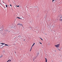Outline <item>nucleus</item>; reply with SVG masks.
Returning a JSON list of instances; mask_svg holds the SVG:
<instances>
[{
  "instance_id": "f257e3e1",
  "label": "nucleus",
  "mask_w": 62,
  "mask_h": 62,
  "mask_svg": "<svg viewBox=\"0 0 62 62\" xmlns=\"http://www.w3.org/2000/svg\"><path fill=\"white\" fill-rule=\"evenodd\" d=\"M60 45V44H59L56 45H55V46L57 48H58L59 47V45Z\"/></svg>"
},
{
  "instance_id": "f03ea898",
  "label": "nucleus",
  "mask_w": 62,
  "mask_h": 62,
  "mask_svg": "<svg viewBox=\"0 0 62 62\" xmlns=\"http://www.w3.org/2000/svg\"><path fill=\"white\" fill-rule=\"evenodd\" d=\"M1 29V31H2L3 30V29H4V27H3V25H2L1 28H0Z\"/></svg>"
},
{
  "instance_id": "7ed1b4c3",
  "label": "nucleus",
  "mask_w": 62,
  "mask_h": 62,
  "mask_svg": "<svg viewBox=\"0 0 62 62\" xmlns=\"http://www.w3.org/2000/svg\"><path fill=\"white\" fill-rule=\"evenodd\" d=\"M17 25H19V27H20V26H21V25H22V26H23V25H22V24H18Z\"/></svg>"
},
{
  "instance_id": "20e7f679",
  "label": "nucleus",
  "mask_w": 62,
  "mask_h": 62,
  "mask_svg": "<svg viewBox=\"0 0 62 62\" xmlns=\"http://www.w3.org/2000/svg\"><path fill=\"white\" fill-rule=\"evenodd\" d=\"M3 45H1L0 46V47L1 48V49L2 48H3V46H2Z\"/></svg>"
},
{
  "instance_id": "39448f33",
  "label": "nucleus",
  "mask_w": 62,
  "mask_h": 62,
  "mask_svg": "<svg viewBox=\"0 0 62 62\" xmlns=\"http://www.w3.org/2000/svg\"><path fill=\"white\" fill-rule=\"evenodd\" d=\"M35 43H33V45H32V47L33 46H34V45H35Z\"/></svg>"
},
{
  "instance_id": "423d86ee",
  "label": "nucleus",
  "mask_w": 62,
  "mask_h": 62,
  "mask_svg": "<svg viewBox=\"0 0 62 62\" xmlns=\"http://www.w3.org/2000/svg\"><path fill=\"white\" fill-rule=\"evenodd\" d=\"M46 59V62H47V59L46 58H45Z\"/></svg>"
},
{
  "instance_id": "0eeeda50",
  "label": "nucleus",
  "mask_w": 62,
  "mask_h": 62,
  "mask_svg": "<svg viewBox=\"0 0 62 62\" xmlns=\"http://www.w3.org/2000/svg\"><path fill=\"white\" fill-rule=\"evenodd\" d=\"M16 18H18V19H22V18H20L19 17H17Z\"/></svg>"
},
{
  "instance_id": "6e6552de",
  "label": "nucleus",
  "mask_w": 62,
  "mask_h": 62,
  "mask_svg": "<svg viewBox=\"0 0 62 62\" xmlns=\"http://www.w3.org/2000/svg\"><path fill=\"white\" fill-rule=\"evenodd\" d=\"M8 61L9 62H10V61H11V60H9Z\"/></svg>"
},
{
  "instance_id": "1a4fd4ad",
  "label": "nucleus",
  "mask_w": 62,
  "mask_h": 62,
  "mask_svg": "<svg viewBox=\"0 0 62 62\" xmlns=\"http://www.w3.org/2000/svg\"><path fill=\"white\" fill-rule=\"evenodd\" d=\"M18 37H19V38H21V36H18Z\"/></svg>"
},
{
  "instance_id": "9d476101",
  "label": "nucleus",
  "mask_w": 62,
  "mask_h": 62,
  "mask_svg": "<svg viewBox=\"0 0 62 62\" xmlns=\"http://www.w3.org/2000/svg\"><path fill=\"white\" fill-rule=\"evenodd\" d=\"M19 5H18V6H17V5H16V6L17 7H19Z\"/></svg>"
},
{
  "instance_id": "9b49d317",
  "label": "nucleus",
  "mask_w": 62,
  "mask_h": 62,
  "mask_svg": "<svg viewBox=\"0 0 62 62\" xmlns=\"http://www.w3.org/2000/svg\"><path fill=\"white\" fill-rule=\"evenodd\" d=\"M5 45H6V46H8V45H7V44H5Z\"/></svg>"
},
{
  "instance_id": "f8f14e48",
  "label": "nucleus",
  "mask_w": 62,
  "mask_h": 62,
  "mask_svg": "<svg viewBox=\"0 0 62 62\" xmlns=\"http://www.w3.org/2000/svg\"><path fill=\"white\" fill-rule=\"evenodd\" d=\"M6 8H7L8 7V5H6Z\"/></svg>"
},
{
  "instance_id": "ddd939ff",
  "label": "nucleus",
  "mask_w": 62,
  "mask_h": 62,
  "mask_svg": "<svg viewBox=\"0 0 62 62\" xmlns=\"http://www.w3.org/2000/svg\"><path fill=\"white\" fill-rule=\"evenodd\" d=\"M57 49H58V50H59V51H60V49H59V48H57Z\"/></svg>"
},
{
  "instance_id": "4468645a",
  "label": "nucleus",
  "mask_w": 62,
  "mask_h": 62,
  "mask_svg": "<svg viewBox=\"0 0 62 62\" xmlns=\"http://www.w3.org/2000/svg\"><path fill=\"white\" fill-rule=\"evenodd\" d=\"M40 38L41 39V40H43V39H41V38Z\"/></svg>"
},
{
  "instance_id": "2eb2a0df",
  "label": "nucleus",
  "mask_w": 62,
  "mask_h": 62,
  "mask_svg": "<svg viewBox=\"0 0 62 62\" xmlns=\"http://www.w3.org/2000/svg\"><path fill=\"white\" fill-rule=\"evenodd\" d=\"M1 44H5V43H1Z\"/></svg>"
},
{
  "instance_id": "dca6fc26",
  "label": "nucleus",
  "mask_w": 62,
  "mask_h": 62,
  "mask_svg": "<svg viewBox=\"0 0 62 62\" xmlns=\"http://www.w3.org/2000/svg\"><path fill=\"white\" fill-rule=\"evenodd\" d=\"M3 57V55H2L1 56H0V57Z\"/></svg>"
},
{
  "instance_id": "f3484780",
  "label": "nucleus",
  "mask_w": 62,
  "mask_h": 62,
  "mask_svg": "<svg viewBox=\"0 0 62 62\" xmlns=\"http://www.w3.org/2000/svg\"><path fill=\"white\" fill-rule=\"evenodd\" d=\"M10 6H11V7H12V6L11 5V4H10Z\"/></svg>"
},
{
  "instance_id": "a211bd4d",
  "label": "nucleus",
  "mask_w": 62,
  "mask_h": 62,
  "mask_svg": "<svg viewBox=\"0 0 62 62\" xmlns=\"http://www.w3.org/2000/svg\"><path fill=\"white\" fill-rule=\"evenodd\" d=\"M31 50H32V49H31V48L30 50V51H31Z\"/></svg>"
},
{
  "instance_id": "6ab92c4d",
  "label": "nucleus",
  "mask_w": 62,
  "mask_h": 62,
  "mask_svg": "<svg viewBox=\"0 0 62 62\" xmlns=\"http://www.w3.org/2000/svg\"><path fill=\"white\" fill-rule=\"evenodd\" d=\"M39 43H40V44H42V43H40V42Z\"/></svg>"
},
{
  "instance_id": "aec40b11",
  "label": "nucleus",
  "mask_w": 62,
  "mask_h": 62,
  "mask_svg": "<svg viewBox=\"0 0 62 62\" xmlns=\"http://www.w3.org/2000/svg\"><path fill=\"white\" fill-rule=\"evenodd\" d=\"M54 0H53L52 2H54Z\"/></svg>"
},
{
  "instance_id": "412c9836",
  "label": "nucleus",
  "mask_w": 62,
  "mask_h": 62,
  "mask_svg": "<svg viewBox=\"0 0 62 62\" xmlns=\"http://www.w3.org/2000/svg\"><path fill=\"white\" fill-rule=\"evenodd\" d=\"M3 53H5V51H3Z\"/></svg>"
},
{
  "instance_id": "4be33fe9",
  "label": "nucleus",
  "mask_w": 62,
  "mask_h": 62,
  "mask_svg": "<svg viewBox=\"0 0 62 62\" xmlns=\"http://www.w3.org/2000/svg\"><path fill=\"white\" fill-rule=\"evenodd\" d=\"M33 60H34V58H33Z\"/></svg>"
},
{
  "instance_id": "5701e85b",
  "label": "nucleus",
  "mask_w": 62,
  "mask_h": 62,
  "mask_svg": "<svg viewBox=\"0 0 62 62\" xmlns=\"http://www.w3.org/2000/svg\"><path fill=\"white\" fill-rule=\"evenodd\" d=\"M22 39V38H20V39Z\"/></svg>"
},
{
  "instance_id": "b1692460",
  "label": "nucleus",
  "mask_w": 62,
  "mask_h": 62,
  "mask_svg": "<svg viewBox=\"0 0 62 62\" xmlns=\"http://www.w3.org/2000/svg\"><path fill=\"white\" fill-rule=\"evenodd\" d=\"M32 46H31V49H32Z\"/></svg>"
},
{
  "instance_id": "393cba45",
  "label": "nucleus",
  "mask_w": 62,
  "mask_h": 62,
  "mask_svg": "<svg viewBox=\"0 0 62 62\" xmlns=\"http://www.w3.org/2000/svg\"><path fill=\"white\" fill-rule=\"evenodd\" d=\"M15 54H16V52H15Z\"/></svg>"
},
{
  "instance_id": "a878e982",
  "label": "nucleus",
  "mask_w": 62,
  "mask_h": 62,
  "mask_svg": "<svg viewBox=\"0 0 62 62\" xmlns=\"http://www.w3.org/2000/svg\"><path fill=\"white\" fill-rule=\"evenodd\" d=\"M24 40H24H25L24 39V40Z\"/></svg>"
},
{
  "instance_id": "bb28decb",
  "label": "nucleus",
  "mask_w": 62,
  "mask_h": 62,
  "mask_svg": "<svg viewBox=\"0 0 62 62\" xmlns=\"http://www.w3.org/2000/svg\"><path fill=\"white\" fill-rule=\"evenodd\" d=\"M9 62L8 61H7V62Z\"/></svg>"
},
{
  "instance_id": "cd10ccee",
  "label": "nucleus",
  "mask_w": 62,
  "mask_h": 62,
  "mask_svg": "<svg viewBox=\"0 0 62 62\" xmlns=\"http://www.w3.org/2000/svg\"><path fill=\"white\" fill-rule=\"evenodd\" d=\"M9 2V0H8Z\"/></svg>"
},
{
  "instance_id": "c85d7f7f",
  "label": "nucleus",
  "mask_w": 62,
  "mask_h": 62,
  "mask_svg": "<svg viewBox=\"0 0 62 62\" xmlns=\"http://www.w3.org/2000/svg\"><path fill=\"white\" fill-rule=\"evenodd\" d=\"M38 54H39V53H38Z\"/></svg>"
},
{
  "instance_id": "c756f323",
  "label": "nucleus",
  "mask_w": 62,
  "mask_h": 62,
  "mask_svg": "<svg viewBox=\"0 0 62 62\" xmlns=\"http://www.w3.org/2000/svg\"><path fill=\"white\" fill-rule=\"evenodd\" d=\"M14 44V45H15V44Z\"/></svg>"
}]
</instances>
